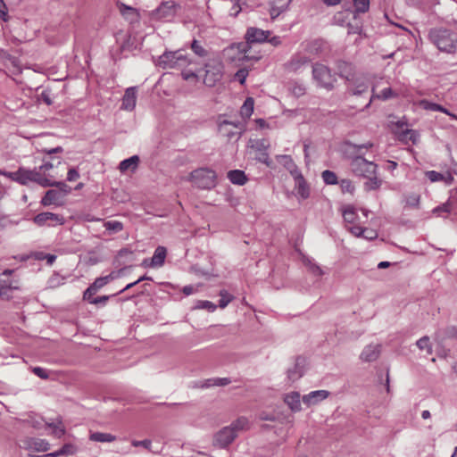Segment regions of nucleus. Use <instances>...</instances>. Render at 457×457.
I'll list each match as a JSON object with an SVG mask.
<instances>
[{"mask_svg":"<svg viewBox=\"0 0 457 457\" xmlns=\"http://www.w3.org/2000/svg\"><path fill=\"white\" fill-rule=\"evenodd\" d=\"M120 276V271H112L109 275L97 278L93 284H91L92 287H94L96 291L100 290L105 285L113 281Z\"/></svg>","mask_w":457,"mask_h":457,"instance_id":"obj_29","label":"nucleus"},{"mask_svg":"<svg viewBox=\"0 0 457 457\" xmlns=\"http://www.w3.org/2000/svg\"><path fill=\"white\" fill-rule=\"evenodd\" d=\"M19 287V281L12 279L10 283L2 280V296L4 295V289H17Z\"/></svg>","mask_w":457,"mask_h":457,"instance_id":"obj_57","label":"nucleus"},{"mask_svg":"<svg viewBox=\"0 0 457 457\" xmlns=\"http://www.w3.org/2000/svg\"><path fill=\"white\" fill-rule=\"evenodd\" d=\"M372 146L373 144L371 142L350 145L351 153L353 154L351 157L350 166L354 174L364 178H370V176L377 174L378 165L362 157L363 150H368Z\"/></svg>","mask_w":457,"mask_h":457,"instance_id":"obj_2","label":"nucleus"},{"mask_svg":"<svg viewBox=\"0 0 457 457\" xmlns=\"http://www.w3.org/2000/svg\"><path fill=\"white\" fill-rule=\"evenodd\" d=\"M284 402L294 412H298L302 410L303 401L298 392L293 391L286 394L284 396Z\"/></svg>","mask_w":457,"mask_h":457,"instance_id":"obj_22","label":"nucleus"},{"mask_svg":"<svg viewBox=\"0 0 457 457\" xmlns=\"http://www.w3.org/2000/svg\"><path fill=\"white\" fill-rule=\"evenodd\" d=\"M430 40L440 51L453 53L457 49V33L445 29H434L429 32Z\"/></svg>","mask_w":457,"mask_h":457,"instance_id":"obj_3","label":"nucleus"},{"mask_svg":"<svg viewBox=\"0 0 457 457\" xmlns=\"http://www.w3.org/2000/svg\"><path fill=\"white\" fill-rule=\"evenodd\" d=\"M228 179L235 185H244L247 179L243 170H234L228 172Z\"/></svg>","mask_w":457,"mask_h":457,"instance_id":"obj_36","label":"nucleus"},{"mask_svg":"<svg viewBox=\"0 0 457 457\" xmlns=\"http://www.w3.org/2000/svg\"><path fill=\"white\" fill-rule=\"evenodd\" d=\"M321 178L327 185L337 184V177L336 173L331 170H324L321 173Z\"/></svg>","mask_w":457,"mask_h":457,"instance_id":"obj_46","label":"nucleus"},{"mask_svg":"<svg viewBox=\"0 0 457 457\" xmlns=\"http://www.w3.org/2000/svg\"><path fill=\"white\" fill-rule=\"evenodd\" d=\"M418 105L424 110L428 111H434V112H447V109H445L444 106L431 103L428 100H420L418 102Z\"/></svg>","mask_w":457,"mask_h":457,"instance_id":"obj_41","label":"nucleus"},{"mask_svg":"<svg viewBox=\"0 0 457 457\" xmlns=\"http://www.w3.org/2000/svg\"><path fill=\"white\" fill-rule=\"evenodd\" d=\"M33 220L38 226H54L56 224L62 225L64 223V218L62 216L47 212L38 213L34 217Z\"/></svg>","mask_w":457,"mask_h":457,"instance_id":"obj_16","label":"nucleus"},{"mask_svg":"<svg viewBox=\"0 0 457 457\" xmlns=\"http://www.w3.org/2000/svg\"><path fill=\"white\" fill-rule=\"evenodd\" d=\"M311 62V57L304 53L295 54L287 63V69L290 71H297Z\"/></svg>","mask_w":457,"mask_h":457,"instance_id":"obj_21","label":"nucleus"},{"mask_svg":"<svg viewBox=\"0 0 457 457\" xmlns=\"http://www.w3.org/2000/svg\"><path fill=\"white\" fill-rule=\"evenodd\" d=\"M343 217L347 223H354L357 218V213L353 206L346 205L343 208Z\"/></svg>","mask_w":457,"mask_h":457,"instance_id":"obj_44","label":"nucleus"},{"mask_svg":"<svg viewBox=\"0 0 457 457\" xmlns=\"http://www.w3.org/2000/svg\"><path fill=\"white\" fill-rule=\"evenodd\" d=\"M304 373V360L298 358L295 363L287 370V378L290 381L294 382L303 377Z\"/></svg>","mask_w":457,"mask_h":457,"instance_id":"obj_25","label":"nucleus"},{"mask_svg":"<svg viewBox=\"0 0 457 457\" xmlns=\"http://www.w3.org/2000/svg\"><path fill=\"white\" fill-rule=\"evenodd\" d=\"M137 103V87H131L126 89L122 98V109L132 111L136 107Z\"/></svg>","mask_w":457,"mask_h":457,"instance_id":"obj_24","label":"nucleus"},{"mask_svg":"<svg viewBox=\"0 0 457 457\" xmlns=\"http://www.w3.org/2000/svg\"><path fill=\"white\" fill-rule=\"evenodd\" d=\"M218 129L219 132L228 139H238L246 130L245 122H232L227 120H220L218 123Z\"/></svg>","mask_w":457,"mask_h":457,"instance_id":"obj_8","label":"nucleus"},{"mask_svg":"<svg viewBox=\"0 0 457 457\" xmlns=\"http://www.w3.org/2000/svg\"><path fill=\"white\" fill-rule=\"evenodd\" d=\"M377 87H378V84L377 83H374L371 87V92H372V95L370 96V99L368 103V104L366 105L367 107L370 105L371 102L375 99H379V100H383V101H386V100H388L390 98H394L395 96H397V94L395 93L391 87H386L384 88L383 90H381V92H377Z\"/></svg>","mask_w":457,"mask_h":457,"instance_id":"obj_23","label":"nucleus"},{"mask_svg":"<svg viewBox=\"0 0 457 457\" xmlns=\"http://www.w3.org/2000/svg\"><path fill=\"white\" fill-rule=\"evenodd\" d=\"M24 420L26 423H28L30 427H32L35 429L42 428L43 427L46 426V422L41 416L35 413L29 414Z\"/></svg>","mask_w":457,"mask_h":457,"instance_id":"obj_39","label":"nucleus"},{"mask_svg":"<svg viewBox=\"0 0 457 457\" xmlns=\"http://www.w3.org/2000/svg\"><path fill=\"white\" fill-rule=\"evenodd\" d=\"M46 426L52 428L51 434L57 438H61L65 433V428L60 419H57L54 422L47 421Z\"/></svg>","mask_w":457,"mask_h":457,"instance_id":"obj_38","label":"nucleus"},{"mask_svg":"<svg viewBox=\"0 0 457 457\" xmlns=\"http://www.w3.org/2000/svg\"><path fill=\"white\" fill-rule=\"evenodd\" d=\"M396 129L395 133L396 134L398 139L405 144L411 142L412 144H417L419 141L420 134L413 129L408 128V124L404 120H398L395 123Z\"/></svg>","mask_w":457,"mask_h":457,"instance_id":"obj_13","label":"nucleus"},{"mask_svg":"<svg viewBox=\"0 0 457 457\" xmlns=\"http://www.w3.org/2000/svg\"><path fill=\"white\" fill-rule=\"evenodd\" d=\"M79 178V173L75 168H71L67 173V180L70 182L75 181Z\"/></svg>","mask_w":457,"mask_h":457,"instance_id":"obj_62","label":"nucleus"},{"mask_svg":"<svg viewBox=\"0 0 457 457\" xmlns=\"http://www.w3.org/2000/svg\"><path fill=\"white\" fill-rule=\"evenodd\" d=\"M188 179L194 186L201 189H211L216 185L215 172L206 168L193 170Z\"/></svg>","mask_w":457,"mask_h":457,"instance_id":"obj_4","label":"nucleus"},{"mask_svg":"<svg viewBox=\"0 0 457 457\" xmlns=\"http://www.w3.org/2000/svg\"><path fill=\"white\" fill-rule=\"evenodd\" d=\"M77 448L71 444H66L61 448V453L62 455H72L76 453Z\"/></svg>","mask_w":457,"mask_h":457,"instance_id":"obj_59","label":"nucleus"},{"mask_svg":"<svg viewBox=\"0 0 457 457\" xmlns=\"http://www.w3.org/2000/svg\"><path fill=\"white\" fill-rule=\"evenodd\" d=\"M196 309H205L211 312H214L216 310V305L210 302V301H198L196 305Z\"/></svg>","mask_w":457,"mask_h":457,"instance_id":"obj_53","label":"nucleus"},{"mask_svg":"<svg viewBox=\"0 0 457 457\" xmlns=\"http://www.w3.org/2000/svg\"><path fill=\"white\" fill-rule=\"evenodd\" d=\"M228 427L233 428V431L237 436L239 432L249 429L250 423L247 418L239 417L238 419L234 420L230 425H228Z\"/></svg>","mask_w":457,"mask_h":457,"instance_id":"obj_35","label":"nucleus"},{"mask_svg":"<svg viewBox=\"0 0 457 457\" xmlns=\"http://www.w3.org/2000/svg\"><path fill=\"white\" fill-rule=\"evenodd\" d=\"M295 195L298 199L304 200L310 196V187L304 179L302 172L294 176Z\"/></svg>","mask_w":457,"mask_h":457,"instance_id":"obj_19","label":"nucleus"},{"mask_svg":"<svg viewBox=\"0 0 457 457\" xmlns=\"http://www.w3.org/2000/svg\"><path fill=\"white\" fill-rule=\"evenodd\" d=\"M188 63L182 51L166 52L158 59V65L163 69L182 68Z\"/></svg>","mask_w":457,"mask_h":457,"instance_id":"obj_6","label":"nucleus"},{"mask_svg":"<svg viewBox=\"0 0 457 457\" xmlns=\"http://www.w3.org/2000/svg\"><path fill=\"white\" fill-rule=\"evenodd\" d=\"M418 348L421 351L426 350L428 354L432 353V345L428 337L420 338L416 343Z\"/></svg>","mask_w":457,"mask_h":457,"instance_id":"obj_47","label":"nucleus"},{"mask_svg":"<svg viewBox=\"0 0 457 457\" xmlns=\"http://www.w3.org/2000/svg\"><path fill=\"white\" fill-rule=\"evenodd\" d=\"M254 110V99L253 97H247L239 110V115L242 119L241 121L246 124V121L250 119Z\"/></svg>","mask_w":457,"mask_h":457,"instance_id":"obj_28","label":"nucleus"},{"mask_svg":"<svg viewBox=\"0 0 457 457\" xmlns=\"http://www.w3.org/2000/svg\"><path fill=\"white\" fill-rule=\"evenodd\" d=\"M54 164L50 162H45L37 170H33L20 169L18 171L13 173L2 172V175L8 176L12 179L20 182L21 184L26 185L29 182H36L42 187H67L64 183L56 182L54 179L56 177L51 174L49 171L53 170Z\"/></svg>","mask_w":457,"mask_h":457,"instance_id":"obj_1","label":"nucleus"},{"mask_svg":"<svg viewBox=\"0 0 457 457\" xmlns=\"http://www.w3.org/2000/svg\"><path fill=\"white\" fill-rule=\"evenodd\" d=\"M396 129L395 133L396 134L398 139L405 144L411 142L412 144H417L419 141L420 134L413 129L408 128V124L404 120H398L395 123Z\"/></svg>","mask_w":457,"mask_h":457,"instance_id":"obj_14","label":"nucleus"},{"mask_svg":"<svg viewBox=\"0 0 457 457\" xmlns=\"http://www.w3.org/2000/svg\"><path fill=\"white\" fill-rule=\"evenodd\" d=\"M323 43L320 40H313L307 44L305 47V53L307 55L312 58V56L318 55L322 49Z\"/></svg>","mask_w":457,"mask_h":457,"instance_id":"obj_40","label":"nucleus"},{"mask_svg":"<svg viewBox=\"0 0 457 457\" xmlns=\"http://www.w3.org/2000/svg\"><path fill=\"white\" fill-rule=\"evenodd\" d=\"M304 263L308 266L309 270L314 275V276H321L323 274V271L320 267L313 263L310 259L303 258Z\"/></svg>","mask_w":457,"mask_h":457,"instance_id":"obj_50","label":"nucleus"},{"mask_svg":"<svg viewBox=\"0 0 457 457\" xmlns=\"http://www.w3.org/2000/svg\"><path fill=\"white\" fill-rule=\"evenodd\" d=\"M66 194V190L50 189L46 193L45 196L42 198L41 204L44 206H48L52 204L57 206L62 205Z\"/></svg>","mask_w":457,"mask_h":457,"instance_id":"obj_17","label":"nucleus"},{"mask_svg":"<svg viewBox=\"0 0 457 457\" xmlns=\"http://www.w3.org/2000/svg\"><path fill=\"white\" fill-rule=\"evenodd\" d=\"M367 181L364 183V189L367 191L378 189L382 185V180L377 177V174L366 178Z\"/></svg>","mask_w":457,"mask_h":457,"instance_id":"obj_42","label":"nucleus"},{"mask_svg":"<svg viewBox=\"0 0 457 457\" xmlns=\"http://www.w3.org/2000/svg\"><path fill=\"white\" fill-rule=\"evenodd\" d=\"M97 291L90 285L84 292L83 298L90 302L91 298Z\"/></svg>","mask_w":457,"mask_h":457,"instance_id":"obj_64","label":"nucleus"},{"mask_svg":"<svg viewBox=\"0 0 457 457\" xmlns=\"http://www.w3.org/2000/svg\"><path fill=\"white\" fill-rule=\"evenodd\" d=\"M220 299L219 302V306L221 309H224L225 307H227L228 304L233 300V296L226 290H221L220 292Z\"/></svg>","mask_w":457,"mask_h":457,"instance_id":"obj_49","label":"nucleus"},{"mask_svg":"<svg viewBox=\"0 0 457 457\" xmlns=\"http://www.w3.org/2000/svg\"><path fill=\"white\" fill-rule=\"evenodd\" d=\"M340 72L349 81V87L353 95L361 96L368 92L371 79L369 75H360L351 79L348 74H345V70L340 68Z\"/></svg>","mask_w":457,"mask_h":457,"instance_id":"obj_10","label":"nucleus"},{"mask_svg":"<svg viewBox=\"0 0 457 457\" xmlns=\"http://www.w3.org/2000/svg\"><path fill=\"white\" fill-rule=\"evenodd\" d=\"M166 257V248L163 246H158L151 259L150 265L152 267H161L163 265Z\"/></svg>","mask_w":457,"mask_h":457,"instance_id":"obj_34","label":"nucleus"},{"mask_svg":"<svg viewBox=\"0 0 457 457\" xmlns=\"http://www.w3.org/2000/svg\"><path fill=\"white\" fill-rule=\"evenodd\" d=\"M278 161L290 172L292 177L301 173L300 170L289 155H280L278 156Z\"/></svg>","mask_w":457,"mask_h":457,"instance_id":"obj_33","label":"nucleus"},{"mask_svg":"<svg viewBox=\"0 0 457 457\" xmlns=\"http://www.w3.org/2000/svg\"><path fill=\"white\" fill-rule=\"evenodd\" d=\"M380 353L379 345H367L361 353V359L363 361H376Z\"/></svg>","mask_w":457,"mask_h":457,"instance_id":"obj_26","label":"nucleus"},{"mask_svg":"<svg viewBox=\"0 0 457 457\" xmlns=\"http://www.w3.org/2000/svg\"><path fill=\"white\" fill-rule=\"evenodd\" d=\"M132 445L133 446H143L144 448L153 452L154 453H161V450H153L151 448L152 446V442L151 440H148V439H145V440H141V441H137V440H133L132 441Z\"/></svg>","mask_w":457,"mask_h":457,"instance_id":"obj_51","label":"nucleus"},{"mask_svg":"<svg viewBox=\"0 0 457 457\" xmlns=\"http://www.w3.org/2000/svg\"><path fill=\"white\" fill-rule=\"evenodd\" d=\"M292 0H270V15L272 18L278 16L282 12L287 9Z\"/></svg>","mask_w":457,"mask_h":457,"instance_id":"obj_32","label":"nucleus"},{"mask_svg":"<svg viewBox=\"0 0 457 457\" xmlns=\"http://www.w3.org/2000/svg\"><path fill=\"white\" fill-rule=\"evenodd\" d=\"M223 76L222 62L216 58L210 60L205 64V74L204 83L208 87H213L219 82Z\"/></svg>","mask_w":457,"mask_h":457,"instance_id":"obj_7","label":"nucleus"},{"mask_svg":"<svg viewBox=\"0 0 457 457\" xmlns=\"http://www.w3.org/2000/svg\"><path fill=\"white\" fill-rule=\"evenodd\" d=\"M230 383V379L228 378H212L204 381L195 383V387L208 388L212 386H223Z\"/></svg>","mask_w":457,"mask_h":457,"instance_id":"obj_27","label":"nucleus"},{"mask_svg":"<svg viewBox=\"0 0 457 457\" xmlns=\"http://www.w3.org/2000/svg\"><path fill=\"white\" fill-rule=\"evenodd\" d=\"M425 174L431 182L442 181L444 179V175L436 170H428Z\"/></svg>","mask_w":457,"mask_h":457,"instance_id":"obj_55","label":"nucleus"},{"mask_svg":"<svg viewBox=\"0 0 457 457\" xmlns=\"http://www.w3.org/2000/svg\"><path fill=\"white\" fill-rule=\"evenodd\" d=\"M247 76H248V71L245 69H241V70L237 71V73L235 74V79L243 85L245 83Z\"/></svg>","mask_w":457,"mask_h":457,"instance_id":"obj_58","label":"nucleus"},{"mask_svg":"<svg viewBox=\"0 0 457 457\" xmlns=\"http://www.w3.org/2000/svg\"><path fill=\"white\" fill-rule=\"evenodd\" d=\"M312 77L320 87L326 89L333 87L335 77L327 66L321 63H315L312 67Z\"/></svg>","mask_w":457,"mask_h":457,"instance_id":"obj_9","label":"nucleus"},{"mask_svg":"<svg viewBox=\"0 0 457 457\" xmlns=\"http://www.w3.org/2000/svg\"><path fill=\"white\" fill-rule=\"evenodd\" d=\"M350 232L355 237H362L366 230L360 226H352L349 228Z\"/></svg>","mask_w":457,"mask_h":457,"instance_id":"obj_63","label":"nucleus"},{"mask_svg":"<svg viewBox=\"0 0 457 457\" xmlns=\"http://www.w3.org/2000/svg\"><path fill=\"white\" fill-rule=\"evenodd\" d=\"M120 12L129 22H137L139 21V12L137 9L128 6L124 4L120 5Z\"/></svg>","mask_w":457,"mask_h":457,"instance_id":"obj_31","label":"nucleus"},{"mask_svg":"<svg viewBox=\"0 0 457 457\" xmlns=\"http://www.w3.org/2000/svg\"><path fill=\"white\" fill-rule=\"evenodd\" d=\"M179 4L172 0L162 1L160 5L149 12L151 21H170L178 12Z\"/></svg>","mask_w":457,"mask_h":457,"instance_id":"obj_5","label":"nucleus"},{"mask_svg":"<svg viewBox=\"0 0 457 457\" xmlns=\"http://www.w3.org/2000/svg\"><path fill=\"white\" fill-rule=\"evenodd\" d=\"M450 212H451V203H450V200H448L445 204H443L434 208L433 211H432V212L435 215H437V216H440L441 212L449 213Z\"/></svg>","mask_w":457,"mask_h":457,"instance_id":"obj_52","label":"nucleus"},{"mask_svg":"<svg viewBox=\"0 0 457 457\" xmlns=\"http://www.w3.org/2000/svg\"><path fill=\"white\" fill-rule=\"evenodd\" d=\"M64 277L60 276L57 273L53 274L48 281H47V287L50 288H55L64 284Z\"/></svg>","mask_w":457,"mask_h":457,"instance_id":"obj_45","label":"nucleus"},{"mask_svg":"<svg viewBox=\"0 0 457 457\" xmlns=\"http://www.w3.org/2000/svg\"><path fill=\"white\" fill-rule=\"evenodd\" d=\"M328 395L329 392L327 390L322 389L312 391L302 397L303 404L307 408L314 406L327 399Z\"/></svg>","mask_w":457,"mask_h":457,"instance_id":"obj_18","label":"nucleus"},{"mask_svg":"<svg viewBox=\"0 0 457 457\" xmlns=\"http://www.w3.org/2000/svg\"><path fill=\"white\" fill-rule=\"evenodd\" d=\"M396 129L395 133L396 134L398 139L405 144L411 142L412 144H417L419 141L420 134L413 129L408 128V124L404 120H398L395 123Z\"/></svg>","mask_w":457,"mask_h":457,"instance_id":"obj_12","label":"nucleus"},{"mask_svg":"<svg viewBox=\"0 0 457 457\" xmlns=\"http://www.w3.org/2000/svg\"><path fill=\"white\" fill-rule=\"evenodd\" d=\"M340 187L343 192L353 193L354 190V186L352 181L349 179H343L340 181Z\"/></svg>","mask_w":457,"mask_h":457,"instance_id":"obj_56","label":"nucleus"},{"mask_svg":"<svg viewBox=\"0 0 457 457\" xmlns=\"http://www.w3.org/2000/svg\"><path fill=\"white\" fill-rule=\"evenodd\" d=\"M291 92L294 96L299 97L303 95H304L305 93V87L301 85V84H295L292 87H291Z\"/></svg>","mask_w":457,"mask_h":457,"instance_id":"obj_61","label":"nucleus"},{"mask_svg":"<svg viewBox=\"0 0 457 457\" xmlns=\"http://www.w3.org/2000/svg\"><path fill=\"white\" fill-rule=\"evenodd\" d=\"M270 32L257 28H249L245 34L247 43H262L268 40Z\"/></svg>","mask_w":457,"mask_h":457,"instance_id":"obj_20","label":"nucleus"},{"mask_svg":"<svg viewBox=\"0 0 457 457\" xmlns=\"http://www.w3.org/2000/svg\"><path fill=\"white\" fill-rule=\"evenodd\" d=\"M237 437L233 428L226 426L214 434L212 445L215 447L224 449L231 445Z\"/></svg>","mask_w":457,"mask_h":457,"instance_id":"obj_11","label":"nucleus"},{"mask_svg":"<svg viewBox=\"0 0 457 457\" xmlns=\"http://www.w3.org/2000/svg\"><path fill=\"white\" fill-rule=\"evenodd\" d=\"M139 164V157L137 155H133L128 159H125L120 162L119 170L120 172L126 171H135Z\"/></svg>","mask_w":457,"mask_h":457,"instance_id":"obj_30","label":"nucleus"},{"mask_svg":"<svg viewBox=\"0 0 457 457\" xmlns=\"http://www.w3.org/2000/svg\"><path fill=\"white\" fill-rule=\"evenodd\" d=\"M191 48L194 51V53L198 56H205L206 55L205 49L201 46V44L197 40H194L192 42Z\"/></svg>","mask_w":457,"mask_h":457,"instance_id":"obj_54","label":"nucleus"},{"mask_svg":"<svg viewBox=\"0 0 457 457\" xmlns=\"http://www.w3.org/2000/svg\"><path fill=\"white\" fill-rule=\"evenodd\" d=\"M21 447L28 450L29 452H46L49 450V443L41 438L28 437L21 441Z\"/></svg>","mask_w":457,"mask_h":457,"instance_id":"obj_15","label":"nucleus"},{"mask_svg":"<svg viewBox=\"0 0 457 457\" xmlns=\"http://www.w3.org/2000/svg\"><path fill=\"white\" fill-rule=\"evenodd\" d=\"M420 196L417 194H411L406 196V204L410 206H418L420 204Z\"/></svg>","mask_w":457,"mask_h":457,"instance_id":"obj_60","label":"nucleus"},{"mask_svg":"<svg viewBox=\"0 0 457 457\" xmlns=\"http://www.w3.org/2000/svg\"><path fill=\"white\" fill-rule=\"evenodd\" d=\"M104 227L109 235L120 232L123 229V224L118 220H108L104 222Z\"/></svg>","mask_w":457,"mask_h":457,"instance_id":"obj_43","label":"nucleus"},{"mask_svg":"<svg viewBox=\"0 0 457 457\" xmlns=\"http://www.w3.org/2000/svg\"><path fill=\"white\" fill-rule=\"evenodd\" d=\"M89 439L99 443H111L116 440V436L110 433L90 432Z\"/></svg>","mask_w":457,"mask_h":457,"instance_id":"obj_37","label":"nucleus"},{"mask_svg":"<svg viewBox=\"0 0 457 457\" xmlns=\"http://www.w3.org/2000/svg\"><path fill=\"white\" fill-rule=\"evenodd\" d=\"M356 12H366L370 8V0H353Z\"/></svg>","mask_w":457,"mask_h":457,"instance_id":"obj_48","label":"nucleus"}]
</instances>
